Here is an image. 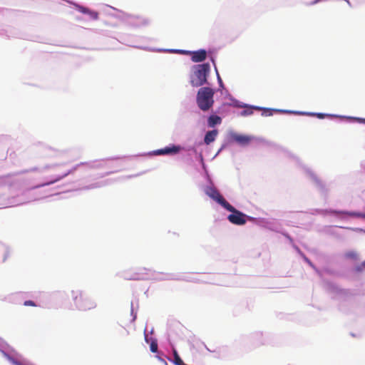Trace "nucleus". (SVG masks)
Returning <instances> with one entry per match:
<instances>
[{
    "instance_id": "nucleus-1",
    "label": "nucleus",
    "mask_w": 365,
    "mask_h": 365,
    "mask_svg": "<svg viewBox=\"0 0 365 365\" xmlns=\"http://www.w3.org/2000/svg\"><path fill=\"white\" fill-rule=\"evenodd\" d=\"M215 91L210 87H202L199 89L196 102L198 108L205 112L208 111L214 104Z\"/></svg>"
},
{
    "instance_id": "nucleus-2",
    "label": "nucleus",
    "mask_w": 365,
    "mask_h": 365,
    "mask_svg": "<svg viewBox=\"0 0 365 365\" xmlns=\"http://www.w3.org/2000/svg\"><path fill=\"white\" fill-rule=\"evenodd\" d=\"M71 295L75 307L80 311L86 312L96 307V302L80 291H72Z\"/></svg>"
},
{
    "instance_id": "nucleus-3",
    "label": "nucleus",
    "mask_w": 365,
    "mask_h": 365,
    "mask_svg": "<svg viewBox=\"0 0 365 365\" xmlns=\"http://www.w3.org/2000/svg\"><path fill=\"white\" fill-rule=\"evenodd\" d=\"M71 295L75 307L80 311L86 312L96 307V302L80 291H72Z\"/></svg>"
},
{
    "instance_id": "nucleus-4",
    "label": "nucleus",
    "mask_w": 365,
    "mask_h": 365,
    "mask_svg": "<svg viewBox=\"0 0 365 365\" xmlns=\"http://www.w3.org/2000/svg\"><path fill=\"white\" fill-rule=\"evenodd\" d=\"M210 66L208 63L196 66L194 72L195 78L191 80L192 86H201L207 82V76L210 72Z\"/></svg>"
},
{
    "instance_id": "nucleus-5",
    "label": "nucleus",
    "mask_w": 365,
    "mask_h": 365,
    "mask_svg": "<svg viewBox=\"0 0 365 365\" xmlns=\"http://www.w3.org/2000/svg\"><path fill=\"white\" fill-rule=\"evenodd\" d=\"M225 209L232 212V214L227 216V220L232 224L243 225L247 222V218L248 217L243 212L235 209L232 205L230 204V207L226 206Z\"/></svg>"
},
{
    "instance_id": "nucleus-6",
    "label": "nucleus",
    "mask_w": 365,
    "mask_h": 365,
    "mask_svg": "<svg viewBox=\"0 0 365 365\" xmlns=\"http://www.w3.org/2000/svg\"><path fill=\"white\" fill-rule=\"evenodd\" d=\"M49 179L42 186L54 183L68 175L69 170H63L61 166L56 165L48 168Z\"/></svg>"
},
{
    "instance_id": "nucleus-7",
    "label": "nucleus",
    "mask_w": 365,
    "mask_h": 365,
    "mask_svg": "<svg viewBox=\"0 0 365 365\" xmlns=\"http://www.w3.org/2000/svg\"><path fill=\"white\" fill-rule=\"evenodd\" d=\"M205 192L207 195L216 201L224 208H225L226 206L230 207V203L222 197V195L215 187L212 186L207 187L205 190Z\"/></svg>"
},
{
    "instance_id": "nucleus-8",
    "label": "nucleus",
    "mask_w": 365,
    "mask_h": 365,
    "mask_svg": "<svg viewBox=\"0 0 365 365\" xmlns=\"http://www.w3.org/2000/svg\"><path fill=\"white\" fill-rule=\"evenodd\" d=\"M150 272V269L145 267L135 268L133 272L126 276L128 280H145L147 279Z\"/></svg>"
},
{
    "instance_id": "nucleus-9",
    "label": "nucleus",
    "mask_w": 365,
    "mask_h": 365,
    "mask_svg": "<svg viewBox=\"0 0 365 365\" xmlns=\"http://www.w3.org/2000/svg\"><path fill=\"white\" fill-rule=\"evenodd\" d=\"M181 147L180 145H173L170 147H166L165 148L158 149L155 151L156 155H170V154H176L180 150H181Z\"/></svg>"
},
{
    "instance_id": "nucleus-10",
    "label": "nucleus",
    "mask_w": 365,
    "mask_h": 365,
    "mask_svg": "<svg viewBox=\"0 0 365 365\" xmlns=\"http://www.w3.org/2000/svg\"><path fill=\"white\" fill-rule=\"evenodd\" d=\"M207 53L205 50L201 49L199 51L192 52L191 60L195 63L202 62L206 59Z\"/></svg>"
},
{
    "instance_id": "nucleus-11",
    "label": "nucleus",
    "mask_w": 365,
    "mask_h": 365,
    "mask_svg": "<svg viewBox=\"0 0 365 365\" xmlns=\"http://www.w3.org/2000/svg\"><path fill=\"white\" fill-rule=\"evenodd\" d=\"M218 134V131L217 130H212L208 131L205 136L204 142L206 145H210L211 143L215 141L217 135Z\"/></svg>"
},
{
    "instance_id": "nucleus-12",
    "label": "nucleus",
    "mask_w": 365,
    "mask_h": 365,
    "mask_svg": "<svg viewBox=\"0 0 365 365\" xmlns=\"http://www.w3.org/2000/svg\"><path fill=\"white\" fill-rule=\"evenodd\" d=\"M222 123V119L220 116L217 115H211L207 120V123L209 127L213 128L217 124H220Z\"/></svg>"
},
{
    "instance_id": "nucleus-13",
    "label": "nucleus",
    "mask_w": 365,
    "mask_h": 365,
    "mask_svg": "<svg viewBox=\"0 0 365 365\" xmlns=\"http://www.w3.org/2000/svg\"><path fill=\"white\" fill-rule=\"evenodd\" d=\"M234 140L240 144L246 145L250 143L251 138L247 135H235L233 136Z\"/></svg>"
},
{
    "instance_id": "nucleus-14",
    "label": "nucleus",
    "mask_w": 365,
    "mask_h": 365,
    "mask_svg": "<svg viewBox=\"0 0 365 365\" xmlns=\"http://www.w3.org/2000/svg\"><path fill=\"white\" fill-rule=\"evenodd\" d=\"M334 213H343L346 214L351 217H361L365 219V213H361V212H336L334 211Z\"/></svg>"
},
{
    "instance_id": "nucleus-15",
    "label": "nucleus",
    "mask_w": 365,
    "mask_h": 365,
    "mask_svg": "<svg viewBox=\"0 0 365 365\" xmlns=\"http://www.w3.org/2000/svg\"><path fill=\"white\" fill-rule=\"evenodd\" d=\"M150 349L153 353L158 351V341L155 339H150Z\"/></svg>"
},
{
    "instance_id": "nucleus-16",
    "label": "nucleus",
    "mask_w": 365,
    "mask_h": 365,
    "mask_svg": "<svg viewBox=\"0 0 365 365\" xmlns=\"http://www.w3.org/2000/svg\"><path fill=\"white\" fill-rule=\"evenodd\" d=\"M346 255L347 257L353 258V259H354L357 257V254L354 252H348V253H346Z\"/></svg>"
},
{
    "instance_id": "nucleus-17",
    "label": "nucleus",
    "mask_w": 365,
    "mask_h": 365,
    "mask_svg": "<svg viewBox=\"0 0 365 365\" xmlns=\"http://www.w3.org/2000/svg\"><path fill=\"white\" fill-rule=\"evenodd\" d=\"M24 305L25 306H32V307H36V304L34 303V302L31 301V300H27V301H25L24 303Z\"/></svg>"
},
{
    "instance_id": "nucleus-18",
    "label": "nucleus",
    "mask_w": 365,
    "mask_h": 365,
    "mask_svg": "<svg viewBox=\"0 0 365 365\" xmlns=\"http://www.w3.org/2000/svg\"><path fill=\"white\" fill-rule=\"evenodd\" d=\"M89 14L91 15V18L93 19H97L98 17V14L96 11H89Z\"/></svg>"
},
{
    "instance_id": "nucleus-19",
    "label": "nucleus",
    "mask_w": 365,
    "mask_h": 365,
    "mask_svg": "<svg viewBox=\"0 0 365 365\" xmlns=\"http://www.w3.org/2000/svg\"><path fill=\"white\" fill-rule=\"evenodd\" d=\"M272 114V110H269V109H267V110H265L263 113V115H271Z\"/></svg>"
},
{
    "instance_id": "nucleus-20",
    "label": "nucleus",
    "mask_w": 365,
    "mask_h": 365,
    "mask_svg": "<svg viewBox=\"0 0 365 365\" xmlns=\"http://www.w3.org/2000/svg\"><path fill=\"white\" fill-rule=\"evenodd\" d=\"M83 13L86 14V13H89V10L86 8H82L81 10Z\"/></svg>"
},
{
    "instance_id": "nucleus-21",
    "label": "nucleus",
    "mask_w": 365,
    "mask_h": 365,
    "mask_svg": "<svg viewBox=\"0 0 365 365\" xmlns=\"http://www.w3.org/2000/svg\"><path fill=\"white\" fill-rule=\"evenodd\" d=\"M145 340L147 343H149L150 339H148V336L147 334L145 333Z\"/></svg>"
},
{
    "instance_id": "nucleus-22",
    "label": "nucleus",
    "mask_w": 365,
    "mask_h": 365,
    "mask_svg": "<svg viewBox=\"0 0 365 365\" xmlns=\"http://www.w3.org/2000/svg\"><path fill=\"white\" fill-rule=\"evenodd\" d=\"M317 116H318L319 118H322L324 117V114H322V113H318V114H317Z\"/></svg>"
},
{
    "instance_id": "nucleus-23",
    "label": "nucleus",
    "mask_w": 365,
    "mask_h": 365,
    "mask_svg": "<svg viewBox=\"0 0 365 365\" xmlns=\"http://www.w3.org/2000/svg\"><path fill=\"white\" fill-rule=\"evenodd\" d=\"M362 266H363V267H364V268H365V260L363 262V263H362Z\"/></svg>"
},
{
    "instance_id": "nucleus-24",
    "label": "nucleus",
    "mask_w": 365,
    "mask_h": 365,
    "mask_svg": "<svg viewBox=\"0 0 365 365\" xmlns=\"http://www.w3.org/2000/svg\"><path fill=\"white\" fill-rule=\"evenodd\" d=\"M218 79H219L220 82L222 83L221 78L219 76H218Z\"/></svg>"
}]
</instances>
